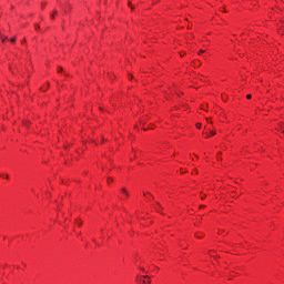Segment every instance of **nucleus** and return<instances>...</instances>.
I'll list each match as a JSON object with an SVG mask.
<instances>
[{
  "instance_id": "1",
  "label": "nucleus",
  "mask_w": 284,
  "mask_h": 284,
  "mask_svg": "<svg viewBox=\"0 0 284 284\" xmlns=\"http://www.w3.org/2000/svg\"><path fill=\"white\" fill-rule=\"evenodd\" d=\"M143 284H151L152 281L150 280V276H143Z\"/></svg>"
},
{
  "instance_id": "2",
  "label": "nucleus",
  "mask_w": 284,
  "mask_h": 284,
  "mask_svg": "<svg viewBox=\"0 0 284 284\" xmlns=\"http://www.w3.org/2000/svg\"><path fill=\"white\" fill-rule=\"evenodd\" d=\"M135 281H136L138 284H142V282H141V275H138Z\"/></svg>"
},
{
  "instance_id": "3",
  "label": "nucleus",
  "mask_w": 284,
  "mask_h": 284,
  "mask_svg": "<svg viewBox=\"0 0 284 284\" xmlns=\"http://www.w3.org/2000/svg\"><path fill=\"white\" fill-rule=\"evenodd\" d=\"M0 38H1L2 43H6V41L8 40V38L3 37V36H0Z\"/></svg>"
},
{
  "instance_id": "4",
  "label": "nucleus",
  "mask_w": 284,
  "mask_h": 284,
  "mask_svg": "<svg viewBox=\"0 0 284 284\" xmlns=\"http://www.w3.org/2000/svg\"><path fill=\"white\" fill-rule=\"evenodd\" d=\"M0 176H1V179H10V176L8 174H3V173Z\"/></svg>"
},
{
  "instance_id": "5",
  "label": "nucleus",
  "mask_w": 284,
  "mask_h": 284,
  "mask_svg": "<svg viewBox=\"0 0 284 284\" xmlns=\"http://www.w3.org/2000/svg\"><path fill=\"white\" fill-rule=\"evenodd\" d=\"M122 194H123L124 196H128V191H125V189H122Z\"/></svg>"
},
{
  "instance_id": "6",
  "label": "nucleus",
  "mask_w": 284,
  "mask_h": 284,
  "mask_svg": "<svg viewBox=\"0 0 284 284\" xmlns=\"http://www.w3.org/2000/svg\"><path fill=\"white\" fill-rule=\"evenodd\" d=\"M54 17H57V11H53V13L51 14V19H54Z\"/></svg>"
},
{
  "instance_id": "7",
  "label": "nucleus",
  "mask_w": 284,
  "mask_h": 284,
  "mask_svg": "<svg viewBox=\"0 0 284 284\" xmlns=\"http://www.w3.org/2000/svg\"><path fill=\"white\" fill-rule=\"evenodd\" d=\"M211 136H214L216 134V131H210Z\"/></svg>"
},
{
  "instance_id": "8",
  "label": "nucleus",
  "mask_w": 284,
  "mask_h": 284,
  "mask_svg": "<svg viewBox=\"0 0 284 284\" xmlns=\"http://www.w3.org/2000/svg\"><path fill=\"white\" fill-rule=\"evenodd\" d=\"M10 41L11 43H14V41H17V38H11Z\"/></svg>"
},
{
  "instance_id": "9",
  "label": "nucleus",
  "mask_w": 284,
  "mask_h": 284,
  "mask_svg": "<svg viewBox=\"0 0 284 284\" xmlns=\"http://www.w3.org/2000/svg\"><path fill=\"white\" fill-rule=\"evenodd\" d=\"M108 183L110 184V183H112V178H108Z\"/></svg>"
},
{
  "instance_id": "10",
  "label": "nucleus",
  "mask_w": 284,
  "mask_h": 284,
  "mask_svg": "<svg viewBox=\"0 0 284 284\" xmlns=\"http://www.w3.org/2000/svg\"><path fill=\"white\" fill-rule=\"evenodd\" d=\"M205 50H200L197 54H203Z\"/></svg>"
},
{
  "instance_id": "11",
  "label": "nucleus",
  "mask_w": 284,
  "mask_h": 284,
  "mask_svg": "<svg viewBox=\"0 0 284 284\" xmlns=\"http://www.w3.org/2000/svg\"><path fill=\"white\" fill-rule=\"evenodd\" d=\"M197 130H201V123L196 124Z\"/></svg>"
},
{
  "instance_id": "12",
  "label": "nucleus",
  "mask_w": 284,
  "mask_h": 284,
  "mask_svg": "<svg viewBox=\"0 0 284 284\" xmlns=\"http://www.w3.org/2000/svg\"><path fill=\"white\" fill-rule=\"evenodd\" d=\"M58 72H63V69L62 68H58Z\"/></svg>"
},
{
  "instance_id": "13",
  "label": "nucleus",
  "mask_w": 284,
  "mask_h": 284,
  "mask_svg": "<svg viewBox=\"0 0 284 284\" xmlns=\"http://www.w3.org/2000/svg\"><path fill=\"white\" fill-rule=\"evenodd\" d=\"M77 225H78L79 227H81V222L77 221Z\"/></svg>"
},
{
  "instance_id": "14",
  "label": "nucleus",
  "mask_w": 284,
  "mask_h": 284,
  "mask_svg": "<svg viewBox=\"0 0 284 284\" xmlns=\"http://www.w3.org/2000/svg\"><path fill=\"white\" fill-rule=\"evenodd\" d=\"M246 99H252V94H247V95H246Z\"/></svg>"
},
{
  "instance_id": "15",
  "label": "nucleus",
  "mask_w": 284,
  "mask_h": 284,
  "mask_svg": "<svg viewBox=\"0 0 284 284\" xmlns=\"http://www.w3.org/2000/svg\"><path fill=\"white\" fill-rule=\"evenodd\" d=\"M196 239H203V235H195Z\"/></svg>"
},
{
  "instance_id": "16",
  "label": "nucleus",
  "mask_w": 284,
  "mask_h": 284,
  "mask_svg": "<svg viewBox=\"0 0 284 284\" xmlns=\"http://www.w3.org/2000/svg\"><path fill=\"white\" fill-rule=\"evenodd\" d=\"M196 239H203V235H195Z\"/></svg>"
},
{
  "instance_id": "17",
  "label": "nucleus",
  "mask_w": 284,
  "mask_h": 284,
  "mask_svg": "<svg viewBox=\"0 0 284 284\" xmlns=\"http://www.w3.org/2000/svg\"><path fill=\"white\" fill-rule=\"evenodd\" d=\"M36 30H39V26L38 24H36Z\"/></svg>"
},
{
  "instance_id": "18",
  "label": "nucleus",
  "mask_w": 284,
  "mask_h": 284,
  "mask_svg": "<svg viewBox=\"0 0 284 284\" xmlns=\"http://www.w3.org/2000/svg\"><path fill=\"white\" fill-rule=\"evenodd\" d=\"M281 129L284 130V124L281 125Z\"/></svg>"
},
{
  "instance_id": "19",
  "label": "nucleus",
  "mask_w": 284,
  "mask_h": 284,
  "mask_svg": "<svg viewBox=\"0 0 284 284\" xmlns=\"http://www.w3.org/2000/svg\"><path fill=\"white\" fill-rule=\"evenodd\" d=\"M222 12H226L225 9H222Z\"/></svg>"
},
{
  "instance_id": "20",
  "label": "nucleus",
  "mask_w": 284,
  "mask_h": 284,
  "mask_svg": "<svg viewBox=\"0 0 284 284\" xmlns=\"http://www.w3.org/2000/svg\"><path fill=\"white\" fill-rule=\"evenodd\" d=\"M222 12H226L225 9H222Z\"/></svg>"
},
{
  "instance_id": "21",
  "label": "nucleus",
  "mask_w": 284,
  "mask_h": 284,
  "mask_svg": "<svg viewBox=\"0 0 284 284\" xmlns=\"http://www.w3.org/2000/svg\"><path fill=\"white\" fill-rule=\"evenodd\" d=\"M129 79H132V75H129Z\"/></svg>"
},
{
  "instance_id": "22",
  "label": "nucleus",
  "mask_w": 284,
  "mask_h": 284,
  "mask_svg": "<svg viewBox=\"0 0 284 284\" xmlns=\"http://www.w3.org/2000/svg\"><path fill=\"white\" fill-rule=\"evenodd\" d=\"M202 199H205V195H202Z\"/></svg>"
},
{
  "instance_id": "23",
  "label": "nucleus",
  "mask_w": 284,
  "mask_h": 284,
  "mask_svg": "<svg viewBox=\"0 0 284 284\" xmlns=\"http://www.w3.org/2000/svg\"><path fill=\"white\" fill-rule=\"evenodd\" d=\"M200 207H205V205H201Z\"/></svg>"
}]
</instances>
